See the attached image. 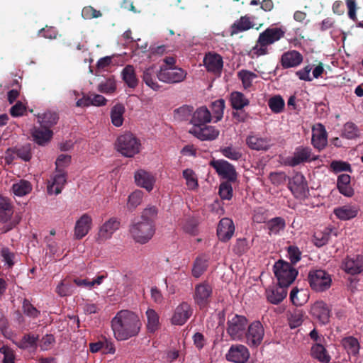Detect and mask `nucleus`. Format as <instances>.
Returning <instances> with one entry per match:
<instances>
[{
    "mask_svg": "<svg viewBox=\"0 0 363 363\" xmlns=\"http://www.w3.org/2000/svg\"><path fill=\"white\" fill-rule=\"evenodd\" d=\"M157 214L155 206H151L145 208L141 216L132 221L128 232L135 243L145 245L152 239L156 232L155 219Z\"/></svg>",
    "mask_w": 363,
    "mask_h": 363,
    "instance_id": "nucleus-1",
    "label": "nucleus"
},
{
    "mask_svg": "<svg viewBox=\"0 0 363 363\" xmlns=\"http://www.w3.org/2000/svg\"><path fill=\"white\" fill-rule=\"evenodd\" d=\"M111 323L113 336L118 341L127 340L138 335L142 327L138 315L128 310L118 311Z\"/></svg>",
    "mask_w": 363,
    "mask_h": 363,
    "instance_id": "nucleus-2",
    "label": "nucleus"
},
{
    "mask_svg": "<svg viewBox=\"0 0 363 363\" xmlns=\"http://www.w3.org/2000/svg\"><path fill=\"white\" fill-rule=\"evenodd\" d=\"M285 35V30L281 28H267L260 33L256 41L255 45L252 47L250 53L252 57L267 55L269 53L268 46L279 41Z\"/></svg>",
    "mask_w": 363,
    "mask_h": 363,
    "instance_id": "nucleus-3",
    "label": "nucleus"
},
{
    "mask_svg": "<svg viewBox=\"0 0 363 363\" xmlns=\"http://www.w3.org/2000/svg\"><path fill=\"white\" fill-rule=\"evenodd\" d=\"M116 146L121 155L126 157H133L140 152L141 144L135 135L125 133L117 138Z\"/></svg>",
    "mask_w": 363,
    "mask_h": 363,
    "instance_id": "nucleus-4",
    "label": "nucleus"
},
{
    "mask_svg": "<svg viewBox=\"0 0 363 363\" xmlns=\"http://www.w3.org/2000/svg\"><path fill=\"white\" fill-rule=\"evenodd\" d=\"M274 272L281 286L288 287L295 280L298 272L289 263L279 260L274 265Z\"/></svg>",
    "mask_w": 363,
    "mask_h": 363,
    "instance_id": "nucleus-5",
    "label": "nucleus"
},
{
    "mask_svg": "<svg viewBox=\"0 0 363 363\" xmlns=\"http://www.w3.org/2000/svg\"><path fill=\"white\" fill-rule=\"evenodd\" d=\"M308 279L311 289L317 292L328 290L332 284L330 274L323 269L311 270Z\"/></svg>",
    "mask_w": 363,
    "mask_h": 363,
    "instance_id": "nucleus-6",
    "label": "nucleus"
},
{
    "mask_svg": "<svg viewBox=\"0 0 363 363\" xmlns=\"http://www.w3.org/2000/svg\"><path fill=\"white\" fill-rule=\"evenodd\" d=\"M186 74V72L182 68L161 66L157 73V79L164 83L176 84L183 82Z\"/></svg>",
    "mask_w": 363,
    "mask_h": 363,
    "instance_id": "nucleus-7",
    "label": "nucleus"
},
{
    "mask_svg": "<svg viewBox=\"0 0 363 363\" xmlns=\"http://www.w3.org/2000/svg\"><path fill=\"white\" fill-rule=\"evenodd\" d=\"M248 320L242 315H234L230 320H228V335L233 340H241L245 333Z\"/></svg>",
    "mask_w": 363,
    "mask_h": 363,
    "instance_id": "nucleus-8",
    "label": "nucleus"
},
{
    "mask_svg": "<svg viewBox=\"0 0 363 363\" xmlns=\"http://www.w3.org/2000/svg\"><path fill=\"white\" fill-rule=\"evenodd\" d=\"M245 335L248 345L256 347L262 343L264 335L263 325L259 320L253 321L248 325L247 331Z\"/></svg>",
    "mask_w": 363,
    "mask_h": 363,
    "instance_id": "nucleus-9",
    "label": "nucleus"
},
{
    "mask_svg": "<svg viewBox=\"0 0 363 363\" xmlns=\"http://www.w3.org/2000/svg\"><path fill=\"white\" fill-rule=\"evenodd\" d=\"M121 222L116 218H111L106 220L99 229L96 240L99 242H105L111 239L113 235L120 228Z\"/></svg>",
    "mask_w": 363,
    "mask_h": 363,
    "instance_id": "nucleus-10",
    "label": "nucleus"
},
{
    "mask_svg": "<svg viewBox=\"0 0 363 363\" xmlns=\"http://www.w3.org/2000/svg\"><path fill=\"white\" fill-rule=\"evenodd\" d=\"M93 226L92 216L89 213H84L79 217L74 224V238L75 240H82L84 238Z\"/></svg>",
    "mask_w": 363,
    "mask_h": 363,
    "instance_id": "nucleus-11",
    "label": "nucleus"
},
{
    "mask_svg": "<svg viewBox=\"0 0 363 363\" xmlns=\"http://www.w3.org/2000/svg\"><path fill=\"white\" fill-rule=\"evenodd\" d=\"M191 314L192 310L190 305L183 302L174 309L171 318V323L173 325H182L189 320Z\"/></svg>",
    "mask_w": 363,
    "mask_h": 363,
    "instance_id": "nucleus-12",
    "label": "nucleus"
},
{
    "mask_svg": "<svg viewBox=\"0 0 363 363\" xmlns=\"http://www.w3.org/2000/svg\"><path fill=\"white\" fill-rule=\"evenodd\" d=\"M189 133L201 140H215L219 134V131L211 125L192 126Z\"/></svg>",
    "mask_w": 363,
    "mask_h": 363,
    "instance_id": "nucleus-13",
    "label": "nucleus"
},
{
    "mask_svg": "<svg viewBox=\"0 0 363 363\" xmlns=\"http://www.w3.org/2000/svg\"><path fill=\"white\" fill-rule=\"evenodd\" d=\"M342 269L347 274L355 275L363 272V256L346 257L342 263Z\"/></svg>",
    "mask_w": 363,
    "mask_h": 363,
    "instance_id": "nucleus-14",
    "label": "nucleus"
},
{
    "mask_svg": "<svg viewBox=\"0 0 363 363\" xmlns=\"http://www.w3.org/2000/svg\"><path fill=\"white\" fill-rule=\"evenodd\" d=\"M13 154H16L18 158H21L25 162L30 161L32 158L30 144L8 148L6 151V161L7 163H10L13 160L14 157L12 156Z\"/></svg>",
    "mask_w": 363,
    "mask_h": 363,
    "instance_id": "nucleus-15",
    "label": "nucleus"
},
{
    "mask_svg": "<svg viewBox=\"0 0 363 363\" xmlns=\"http://www.w3.org/2000/svg\"><path fill=\"white\" fill-rule=\"evenodd\" d=\"M311 313L321 324L325 325L329 322L330 311L327 304L322 301H316L312 306Z\"/></svg>",
    "mask_w": 363,
    "mask_h": 363,
    "instance_id": "nucleus-16",
    "label": "nucleus"
},
{
    "mask_svg": "<svg viewBox=\"0 0 363 363\" xmlns=\"http://www.w3.org/2000/svg\"><path fill=\"white\" fill-rule=\"evenodd\" d=\"M289 188L295 196L305 194L308 184L304 176L301 173H296L291 179L289 178Z\"/></svg>",
    "mask_w": 363,
    "mask_h": 363,
    "instance_id": "nucleus-17",
    "label": "nucleus"
},
{
    "mask_svg": "<svg viewBox=\"0 0 363 363\" xmlns=\"http://www.w3.org/2000/svg\"><path fill=\"white\" fill-rule=\"evenodd\" d=\"M250 357L248 349L242 345H234L228 350V360L235 363H245Z\"/></svg>",
    "mask_w": 363,
    "mask_h": 363,
    "instance_id": "nucleus-18",
    "label": "nucleus"
},
{
    "mask_svg": "<svg viewBox=\"0 0 363 363\" xmlns=\"http://www.w3.org/2000/svg\"><path fill=\"white\" fill-rule=\"evenodd\" d=\"M303 55L297 50H293L284 52L281 57V65L284 69L296 67L303 62Z\"/></svg>",
    "mask_w": 363,
    "mask_h": 363,
    "instance_id": "nucleus-19",
    "label": "nucleus"
},
{
    "mask_svg": "<svg viewBox=\"0 0 363 363\" xmlns=\"http://www.w3.org/2000/svg\"><path fill=\"white\" fill-rule=\"evenodd\" d=\"M246 143L252 150H267L271 147V139L252 133L247 137Z\"/></svg>",
    "mask_w": 363,
    "mask_h": 363,
    "instance_id": "nucleus-20",
    "label": "nucleus"
},
{
    "mask_svg": "<svg viewBox=\"0 0 363 363\" xmlns=\"http://www.w3.org/2000/svg\"><path fill=\"white\" fill-rule=\"evenodd\" d=\"M211 113L209 110L206 106H201L193 111L190 123L193 126H202L211 122Z\"/></svg>",
    "mask_w": 363,
    "mask_h": 363,
    "instance_id": "nucleus-21",
    "label": "nucleus"
},
{
    "mask_svg": "<svg viewBox=\"0 0 363 363\" xmlns=\"http://www.w3.org/2000/svg\"><path fill=\"white\" fill-rule=\"evenodd\" d=\"M286 287L281 285L269 286L266 290V296L269 302L272 304H278L286 296Z\"/></svg>",
    "mask_w": 363,
    "mask_h": 363,
    "instance_id": "nucleus-22",
    "label": "nucleus"
},
{
    "mask_svg": "<svg viewBox=\"0 0 363 363\" xmlns=\"http://www.w3.org/2000/svg\"><path fill=\"white\" fill-rule=\"evenodd\" d=\"M33 141L39 145H47L52 139L53 132L47 128L34 127L31 133Z\"/></svg>",
    "mask_w": 363,
    "mask_h": 363,
    "instance_id": "nucleus-23",
    "label": "nucleus"
},
{
    "mask_svg": "<svg viewBox=\"0 0 363 363\" xmlns=\"http://www.w3.org/2000/svg\"><path fill=\"white\" fill-rule=\"evenodd\" d=\"M212 293L211 287L207 284H200L196 286L194 299L200 306H205L211 297Z\"/></svg>",
    "mask_w": 363,
    "mask_h": 363,
    "instance_id": "nucleus-24",
    "label": "nucleus"
},
{
    "mask_svg": "<svg viewBox=\"0 0 363 363\" xmlns=\"http://www.w3.org/2000/svg\"><path fill=\"white\" fill-rule=\"evenodd\" d=\"M135 181L138 186L150 191L153 189L155 179L151 173L143 169H139L135 173Z\"/></svg>",
    "mask_w": 363,
    "mask_h": 363,
    "instance_id": "nucleus-25",
    "label": "nucleus"
},
{
    "mask_svg": "<svg viewBox=\"0 0 363 363\" xmlns=\"http://www.w3.org/2000/svg\"><path fill=\"white\" fill-rule=\"evenodd\" d=\"M66 183V174L61 169H57V173L53 176L52 182L48 185V193L49 194H58L61 192L63 186Z\"/></svg>",
    "mask_w": 363,
    "mask_h": 363,
    "instance_id": "nucleus-26",
    "label": "nucleus"
},
{
    "mask_svg": "<svg viewBox=\"0 0 363 363\" xmlns=\"http://www.w3.org/2000/svg\"><path fill=\"white\" fill-rule=\"evenodd\" d=\"M203 63L208 72H213L216 74H220L223 67V60L221 57L217 54H208L203 59Z\"/></svg>",
    "mask_w": 363,
    "mask_h": 363,
    "instance_id": "nucleus-27",
    "label": "nucleus"
},
{
    "mask_svg": "<svg viewBox=\"0 0 363 363\" xmlns=\"http://www.w3.org/2000/svg\"><path fill=\"white\" fill-rule=\"evenodd\" d=\"M341 345L349 356L357 357L360 350L359 340L353 336H347L342 339Z\"/></svg>",
    "mask_w": 363,
    "mask_h": 363,
    "instance_id": "nucleus-28",
    "label": "nucleus"
},
{
    "mask_svg": "<svg viewBox=\"0 0 363 363\" xmlns=\"http://www.w3.org/2000/svg\"><path fill=\"white\" fill-rule=\"evenodd\" d=\"M158 72L159 70L156 69L155 66H150L143 71L142 76L143 80L145 84L153 90H158L160 88V86L157 82Z\"/></svg>",
    "mask_w": 363,
    "mask_h": 363,
    "instance_id": "nucleus-29",
    "label": "nucleus"
},
{
    "mask_svg": "<svg viewBox=\"0 0 363 363\" xmlns=\"http://www.w3.org/2000/svg\"><path fill=\"white\" fill-rule=\"evenodd\" d=\"M311 157L310 147H298L296 149L294 156L290 160V165L295 167L301 163L308 162Z\"/></svg>",
    "mask_w": 363,
    "mask_h": 363,
    "instance_id": "nucleus-30",
    "label": "nucleus"
},
{
    "mask_svg": "<svg viewBox=\"0 0 363 363\" xmlns=\"http://www.w3.org/2000/svg\"><path fill=\"white\" fill-rule=\"evenodd\" d=\"M121 76L122 79L129 88L135 89L138 86L139 80L133 65H126L121 72Z\"/></svg>",
    "mask_w": 363,
    "mask_h": 363,
    "instance_id": "nucleus-31",
    "label": "nucleus"
},
{
    "mask_svg": "<svg viewBox=\"0 0 363 363\" xmlns=\"http://www.w3.org/2000/svg\"><path fill=\"white\" fill-rule=\"evenodd\" d=\"M311 140L314 147L318 150H322L325 147L327 133L323 125H319V128L313 129Z\"/></svg>",
    "mask_w": 363,
    "mask_h": 363,
    "instance_id": "nucleus-32",
    "label": "nucleus"
},
{
    "mask_svg": "<svg viewBox=\"0 0 363 363\" xmlns=\"http://www.w3.org/2000/svg\"><path fill=\"white\" fill-rule=\"evenodd\" d=\"M146 328L149 333H155L160 326V315L152 308H148L145 312Z\"/></svg>",
    "mask_w": 363,
    "mask_h": 363,
    "instance_id": "nucleus-33",
    "label": "nucleus"
},
{
    "mask_svg": "<svg viewBox=\"0 0 363 363\" xmlns=\"http://www.w3.org/2000/svg\"><path fill=\"white\" fill-rule=\"evenodd\" d=\"M350 176L347 174H342L338 176L337 186L339 191L347 196L351 197L354 194V190L350 185Z\"/></svg>",
    "mask_w": 363,
    "mask_h": 363,
    "instance_id": "nucleus-34",
    "label": "nucleus"
},
{
    "mask_svg": "<svg viewBox=\"0 0 363 363\" xmlns=\"http://www.w3.org/2000/svg\"><path fill=\"white\" fill-rule=\"evenodd\" d=\"M254 23L247 16H241L231 26L230 35H233L240 32H244L254 28Z\"/></svg>",
    "mask_w": 363,
    "mask_h": 363,
    "instance_id": "nucleus-35",
    "label": "nucleus"
},
{
    "mask_svg": "<svg viewBox=\"0 0 363 363\" xmlns=\"http://www.w3.org/2000/svg\"><path fill=\"white\" fill-rule=\"evenodd\" d=\"M59 120L58 114L55 111H48L43 114L38 115V122L43 128L50 129Z\"/></svg>",
    "mask_w": 363,
    "mask_h": 363,
    "instance_id": "nucleus-36",
    "label": "nucleus"
},
{
    "mask_svg": "<svg viewBox=\"0 0 363 363\" xmlns=\"http://www.w3.org/2000/svg\"><path fill=\"white\" fill-rule=\"evenodd\" d=\"M358 209L355 206H341L334 210L336 216L341 220H349L355 217Z\"/></svg>",
    "mask_w": 363,
    "mask_h": 363,
    "instance_id": "nucleus-37",
    "label": "nucleus"
},
{
    "mask_svg": "<svg viewBox=\"0 0 363 363\" xmlns=\"http://www.w3.org/2000/svg\"><path fill=\"white\" fill-rule=\"evenodd\" d=\"M208 259L206 255H200L196 257L192 267V274L194 277L199 278L206 270Z\"/></svg>",
    "mask_w": 363,
    "mask_h": 363,
    "instance_id": "nucleus-38",
    "label": "nucleus"
},
{
    "mask_svg": "<svg viewBox=\"0 0 363 363\" xmlns=\"http://www.w3.org/2000/svg\"><path fill=\"white\" fill-rule=\"evenodd\" d=\"M124 112L125 107L121 104H117L111 108V119L113 125L120 127L123 125Z\"/></svg>",
    "mask_w": 363,
    "mask_h": 363,
    "instance_id": "nucleus-39",
    "label": "nucleus"
},
{
    "mask_svg": "<svg viewBox=\"0 0 363 363\" xmlns=\"http://www.w3.org/2000/svg\"><path fill=\"white\" fill-rule=\"evenodd\" d=\"M230 100L233 109L243 108L250 104L246 96L240 91H233L230 94Z\"/></svg>",
    "mask_w": 363,
    "mask_h": 363,
    "instance_id": "nucleus-40",
    "label": "nucleus"
},
{
    "mask_svg": "<svg viewBox=\"0 0 363 363\" xmlns=\"http://www.w3.org/2000/svg\"><path fill=\"white\" fill-rule=\"evenodd\" d=\"M311 355L322 362H328L330 360V357L327 353L325 348L319 343L312 346Z\"/></svg>",
    "mask_w": 363,
    "mask_h": 363,
    "instance_id": "nucleus-41",
    "label": "nucleus"
},
{
    "mask_svg": "<svg viewBox=\"0 0 363 363\" xmlns=\"http://www.w3.org/2000/svg\"><path fill=\"white\" fill-rule=\"evenodd\" d=\"M285 226V220L281 217L272 218L267 222L269 234L277 235L284 229Z\"/></svg>",
    "mask_w": 363,
    "mask_h": 363,
    "instance_id": "nucleus-42",
    "label": "nucleus"
},
{
    "mask_svg": "<svg viewBox=\"0 0 363 363\" xmlns=\"http://www.w3.org/2000/svg\"><path fill=\"white\" fill-rule=\"evenodd\" d=\"M268 106L273 113H280L284 109L285 102L280 95H275L268 100Z\"/></svg>",
    "mask_w": 363,
    "mask_h": 363,
    "instance_id": "nucleus-43",
    "label": "nucleus"
},
{
    "mask_svg": "<svg viewBox=\"0 0 363 363\" xmlns=\"http://www.w3.org/2000/svg\"><path fill=\"white\" fill-rule=\"evenodd\" d=\"M225 101L224 99H220L216 100L211 104L212 118H215V122H217L223 116V111L225 108Z\"/></svg>",
    "mask_w": 363,
    "mask_h": 363,
    "instance_id": "nucleus-44",
    "label": "nucleus"
},
{
    "mask_svg": "<svg viewBox=\"0 0 363 363\" xmlns=\"http://www.w3.org/2000/svg\"><path fill=\"white\" fill-rule=\"evenodd\" d=\"M257 75L249 70L242 69L238 72V77L241 80L245 89H248L252 85V81Z\"/></svg>",
    "mask_w": 363,
    "mask_h": 363,
    "instance_id": "nucleus-45",
    "label": "nucleus"
},
{
    "mask_svg": "<svg viewBox=\"0 0 363 363\" xmlns=\"http://www.w3.org/2000/svg\"><path fill=\"white\" fill-rule=\"evenodd\" d=\"M32 190L31 184L26 180H21L13 185V191L15 195L23 196L29 194Z\"/></svg>",
    "mask_w": 363,
    "mask_h": 363,
    "instance_id": "nucleus-46",
    "label": "nucleus"
},
{
    "mask_svg": "<svg viewBox=\"0 0 363 363\" xmlns=\"http://www.w3.org/2000/svg\"><path fill=\"white\" fill-rule=\"evenodd\" d=\"M194 107L191 106L184 105L174 110V118L177 120L183 121H187L193 114Z\"/></svg>",
    "mask_w": 363,
    "mask_h": 363,
    "instance_id": "nucleus-47",
    "label": "nucleus"
},
{
    "mask_svg": "<svg viewBox=\"0 0 363 363\" xmlns=\"http://www.w3.org/2000/svg\"><path fill=\"white\" fill-rule=\"evenodd\" d=\"M116 89V81L113 77H108L101 81L97 87L99 92L104 94H111Z\"/></svg>",
    "mask_w": 363,
    "mask_h": 363,
    "instance_id": "nucleus-48",
    "label": "nucleus"
},
{
    "mask_svg": "<svg viewBox=\"0 0 363 363\" xmlns=\"http://www.w3.org/2000/svg\"><path fill=\"white\" fill-rule=\"evenodd\" d=\"M330 229L325 228L324 231L317 230L313 235V243L317 247L325 245L329 240Z\"/></svg>",
    "mask_w": 363,
    "mask_h": 363,
    "instance_id": "nucleus-49",
    "label": "nucleus"
},
{
    "mask_svg": "<svg viewBox=\"0 0 363 363\" xmlns=\"http://www.w3.org/2000/svg\"><path fill=\"white\" fill-rule=\"evenodd\" d=\"M210 166H211L216 172L218 173L219 176H220L223 179H227V162L223 160H215L213 159L210 163Z\"/></svg>",
    "mask_w": 363,
    "mask_h": 363,
    "instance_id": "nucleus-50",
    "label": "nucleus"
},
{
    "mask_svg": "<svg viewBox=\"0 0 363 363\" xmlns=\"http://www.w3.org/2000/svg\"><path fill=\"white\" fill-rule=\"evenodd\" d=\"M183 177L186 179V184L189 189H194L198 186L197 178L192 169H184L183 171Z\"/></svg>",
    "mask_w": 363,
    "mask_h": 363,
    "instance_id": "nucleus-51",
    "label": "nucleus"
},
{
    "mask_svg": "<svg viewBox=\"0 0 363 363\" xmlns=\"http://www.w3.org/2000/svg\"><path fill=\"white\" fill-rule=\"evenodd\" d=\"M358 128L353 123H346L344 125L342 135L347 139H354L358 136Z\"/></svg>",
    "mask_w": 363,
    "mask_h": 363,
    "instance_id": "nucleus-52",
    "label": "nucleus"
},
{
    "mask_svg": "<svg viewBox=\"0 0 363 363\" xmlns=\"http://www.w3.org/2000/svg\"><path fill=\"white\" fill-rule=\"evenodd\" d=\"M331 169L335 172H352V168L350 164L344 161L340 160H334L330 163Z\"/></svg>",
    "mask_w": 363,
    "mask_h": 363,
    "instance_id": "nucleus-53",
    "label": "nucleus"
},
{
    "mask_svg": "<svg viewBox=\"0 0 363 363\" xmlns=\"http://www.w3.org/2000/svg\"><path fill=\"white\" fill-rule=\"evenodd\" d=\"M102 16L100 11L95 9L91 6H84L82 11V16L86 20L97 18Z\"/></svg>",
    "mask_w": 363,
    "mask_h": 363,
    "instance_id": "nucleus-54",
    "label": "nucleus"
},
{
    "mask_svg": "<svg viewBox=\"0 0 363 363\" xmlns=\"http://www.w3.org/2000/svg\"><path fill=\"white\" fill-rule=\"evenodd\" d=\"M303 323V314L297 311L292 313L289 318V324L291 328H296Z\"/></svg>",
    "mask_w": 363,
    "mask_h": 363,
    "instance_id": "nucleus-55",
    "label": "nucleus"
},
{
    "mask_svg": "<svg viewBox=\"0 0 363 363\" xmlns=\"http://www.w3.org/2000/svg\"><path fill=\"white\" fill-rule=\"evenodd\" d=\"M269 178L273 184L277 186L285 183L286 179H289V177L283 172H272Z\"/></svg>",
    "mask_w": 363,
    "mask_h": 363,
    "instance_id": "nucleus-56",
    "label": "nucleus"
},
{
    "mask_svg": "<svg viewBox=\"0 0 363 363\" xmlns=\"http://www.w3.org/2000/svg\"><path fill=\"white\" fill-rule=\"evenodd\" d=\"M217 236L219 240L225 242L227 240V218H222L218 225Z\"/></svg>",
    "mask_w": 363,
    "mask_h": 363,
    "instance_id": "nucleus-57",
    "label": "nucleus"
},
{
    "mask_svg": "<svg viewBox=\"0 0 363 363\" xmlns=\"http://www.w3.org/2000/svg\"><path fill=\"white\" fill-rule=\"evenodd\" d=\"M249 245L245 239H238L233 247V251L238 255H242L247 251Z\"/></svg>",
    "mask_w": 363,
    "mask_h": 363,
    "instance_id": "nucleus-58",
    "label": "nucleus"
},
{
    "mask_svg": "<svg viewBox=\"0 0 363 363\" xmlns=\"http://www.w3.org/2000/svg\"><path fill=\"white\" fill-rule=\"evenodd\" d=\"M55 343V337L52 335H45L40 342V347L43 350H50Z\"/></svg>",
    "mask_w": 363,
    "mask_h": 363,
    "instance_id": "nucleus-59",
    "label": "nucleus"
},
{
    "mask_svg": "<svg viewBox=\"0 0 363 363\" xmlns=\"http://www.w3.org/2000/svg\"><path fill=\"white\" fill-rule=\"evenodd\" d=\"M288 256L290 261L296 264L301 259V252L296 246H290L288 248Z\"/></svg>",
    "mask_w": 363,
    "mask_h": 363,
    "instance_id": "nucleus-60",
    "label": "nucleus"
},
{
    "mask_svg": "<svg viewBox=\"0 0 363 363\" xmlns=\"http://www.w3.org/2000/svg\"><path fill=\"white\" fill-rule=\"evenodd\" d=\"M0 352L4 354L3 363H14L13 351L6 346L0 347Z\"/></svg>",
    "mask_w": 363,
    "mask_h": 363,
    "instance_id": "nucleus-61",
    "label": "nucleus"
},
{
    "mask_svg": "<svg viewBox=\"0 0 363 363\" xmlns=\"http://www.w3.org/2000/svg\"><path fill=\"white\" fill-rule=\"evenodd\" d=\"M26 111V106L22 102L18 101L14 106L10 109V113L13 117L21 116Z\"/></svg>",
    "mask_w": 363,
    "mask_h": 363,
    "instance_id": "nucleus-62",
    "label": "nucleus"
},
{
    "mask_svg": "<svg viewBox=\"0 0 363 363\" xmlns=\"http://www.w3.org/2000/svg\"><path fill=\"white\" fill-rule=\"evenodd\" d=\"M23 309L24 313L30 317L35 318L38 315V311L35 307H33L28 301H23Z\"/></svg>",
    "mask_w": 363,
    "mask_h": 363,
    "instance_id": "nucleus-63",
    "label": "nucleus"
},
{
    "mask_svg": "<svg viewBox=\"0 0 363 363\" xmlns=\"http://www.w3.org/2000/svg\"><path fill=\"white\" fill-rule=\"evenodd\" d=\"M235 110V111L232 113L233 120L235 123H238L245 121L248 116L247 113L244 111L243 108Z\"/></svg>",
    "mask_w": 363,
    "mask_h": 363,
    "instance_id": "nucleus-64",
    "label": "nucleus"
}]
</instances>
